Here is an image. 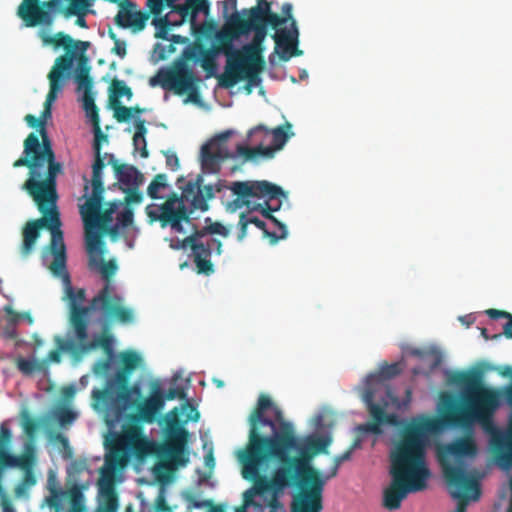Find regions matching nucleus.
Here are the masks:
<instances>
[{"label":"nucleus","instance_id":"nucleus-1","mask_svg":"<svg viewBox=\"0 0 512 512\" xmlns=\"http://www.w3.org/2000/svg\"><path fill=\"white\" fill-rule=\"evenodd\" d=\"M279 431L265 439L261 444L246 447L245 451L260 469L262 465L277 461L271 476L264 475V481L271 494L269 506L278 505V499L288 488H295L292 495L291 512H321L323 510V492L327 478L310 465L304 455L290 456L292 450L299 449L298 439L293 425L284 419L283 413L275 409Z\"/></svg>","mask_w":512,"mask_h":512},{"label":"nucleus","instance_id":"nucleus-2","mask_svg":"<svg viewBox=\"0 0 512 512\" xmlns=\"http://www.w3.org/2000/svg\"><path fill=\"white\" fill-rule=\"evenodd\" d=\"M451 382L463 389L464 403L459 404L452 395L442 394L440 410L443 421L452 427H466L475 422L491 434L489 446L495 461L502 468L512 467V430L502 432L494 425L493 417L500 406V394L482 382L479 372H457ZM505 397L512 406V384Z\"/></svg>","mask_w":512,"mask_h":512},{"label":"nucleus","instance_id":"nucleus-3","mask_svg":"<svg viewBox=\"0 0 512 512\" xmlns=\"http://www.w3.org/2000/svg\"><path fill=\"white\" fill-rule=\"evenodd\" d=\"M435 429L430 419L407 424L390 454L392 481L383 493V506L397 510L409 493L423 491L431 476L426 462L429 433Z\"/></svg>","mask_w":512,"mask_h":512},{"label":"nucleus","instance_id":"nucleus-4","mask_svg":"<svg viewBox=\"0 0 512 512\" xmlns=\"http://www.w3.org/2000/svg\"><path fill=\"white\" fill-rule=\"evenodd\" d=\"M244 35L247 34L238 22V14H235L215 34V44L210 48L198 46L201 67L206 71L207 77L216 73L217 56H226L225 70L218 76L219 86L223 88H232L241 80H247L250 85L260 82L259 74L265 66L263 56L257 50L248 49L247 44L240 50L234 48V42Z\"/></svg>","mask_w":512,"mask_h":512},{"label":"nucleus","instance_id":"nucleus-5","mask_svg":"<svg viewBox=\"0 0 512 512\" xmlns=\"http://www.w3.org/2000/svg\"><path fill=\"white\" fill-rule=\"evenodd\" d=\"M55 276L62 277L65 284L66 297L69 304V341H60L59 347L64 350L83 349V341L88 338V315L91 311H99L106 321L116 320L122 324L133 321L134 315L130 308L123 306V298L114 292L108 283L90 301L88 306H83L85 301V289L74 290L67 267Z\"/></svg>","mask_w":512,"mask_h":512},{"label":"nucleus","instance_id":"nucleus-6","mask_svg":"<svg viewBox=\"0 0 512 512\" xmlns=\"http://www.w3.org/2000/svg\"><path fill=\"white\" fill-rule=\"evenodd\" d=\"M292 10V4L284 3L279 15L272 11L271 2L267 0H257L256 6L243 9L242 14L246 19L238 14V22L246 34L254 32L251 42L247 44L248 49L257 50L262 55L263 42L267 36V28L270 26L275 30L272 35L275 41V53L282 61L286 62L294 56H301L303 51L298 49L299 30Z\"/></svg>","mask_w":512,"mask_h":512},{"label":"nucleus","instance_id":"nucleus-7","mask_svg":"<svg viewBox=\"0 0 512 512\" xmlns=\"http://www.w3.org/2000/svg\"><path fill=\"white\" fill-rule=\"evenodd\" d=\"M36 203L42 217L30 220L25 223L22 228V244L20 246V254L22 257H28L35 248L40 231L46 228L51 233L49 250L54 259L50 264L52 273H59L65 269L67 261L66 246L64 243L63 232L61 230L60 213L57 209V193H47L39 190H26Z\"/></svg>","mask_w":512,"mask_h":512},{"label":"nucleus","instance_id":"nucleus-8","mask_svg":"<svg viewBox=\"0 0 512 512\" xmlns=\"http://www.w3.org/2000/svg\"><path fill=\"white\" fill-rule=\"evenodd\" d=\"M42 142L36 134L30 133L24 141V156L13 163L14 168H29V178L24 183L25 190L57 193V175L62 173V164L55 160V153L45 127L39 130Z\"/></svg>","mask_w":512,"mask_h":512},{"label":"nucleus","instance_id":"nucleus-9","mask_svg":"<svg viewBox=\"0 0 512 512\" xmlns=\"http://www.w3.org/2000/svg\"><path fill=\"white\" fill-rule=\"evenodd\" d=\"M203 182V177L198 175L182 188L181 197L172 194L160 206H147L146 213L151 222L159 221L162 227L170 226L176 232H183L182 222H190L189 215L194 210L207 211L208 201L215 196L213 185Z\"/></svg>","mask_w":512,"mask_h":512},{"label":"nucleus","instance_id":"nucleus-10","mask_svg":"<svg viewBox=\"0 0 512 512\" xmlns=\"http://www.w3.org/2000/svg\"><path fill=\"white\" fill-rule=\"evenodd\" d=\"M164 405L163 390L158 382H153L149 396L136 404L137 412L128 416L129 423L123 426L121 435L115 441L113 453L115 457L121 456V465L125 462L123 456L127 451L139 459L154 452V443L143 435V429L137 422L153 423Z\"/></svg>","mask_w":512,"mask_h":512},{"label":"nucleus","instance_id":"nucleus-11","mask_svg":"<svg viewBox=\"0 0 512 512\" xmlns=\"http://www.w3.org/2000/svg\"><path fill=\"white\" fill-rule=\"evenodd\" d=\"M401 372L402 366L400 363H385L380 367L377 373L367 377L362 399L373 421L359 425L357 431L361 433L380 434L382 432V424L396 425L398 423V418L395 414L386 413L385 411L388 402L383 400L381 404H377L375 403V398L378 392L385 391L386 396L394 400L391 389L384 384V381L398 376Z\"/></svg>","mask_w":512,"mask_h":512},{"label":"nucleus","instance_id":"nucleus-12","mask_svg":"<svg viewBox=\"0 0 512 512\" xmlns=\"http://www.w3.org/2000/svg\"><path fill=\"white\" fill-rule=\"evenodd\" d=\"M213 235L227 238L230 229L220 222H213L210 217L205 219V226L194 231L183 240V246L189 247L192 252L198 274L211 275L214 272L211 257L220 256L223 252L222 242Z\"/></svg>","mask_w":512,"mask_h":512},{"label":"nucleus","instance_id":"nucleus-13","mask_svg":"<svg viewBox=\"0 0 512 512\" xmlns=\"http://www.w3.org/2000/svg\"><path fill=\"white\" fill-rule=\"evenodd\" d=\"M105 164L103 160H97L92 165V194L86 199V202L80 206V214L85 226V240L87 241V233H96L92 229H105L113 220V214L118 210L120 201H112L108 207L101 210L103 201V180L102 171Z\"/></svg>","mask_w":512,"mask_h":512},{"label":"nucleus","instance_id":"nucleus-14","mask_svg":"<svg viewBox=\"0 0 512 512\" xmlns=\"http://www.w3.org/2000/svg\"><path fill=\"white\" fill-rule=\"evenodd\" d=\"M291 128L292 125L289 122L273 129H268L262 124L257 125L248 132V139L255 146L248 147L239 144L236 150L245 160H254L258 157L273 158L275 153L281 150L293 136Z\"/></svg>","mask_w":512,"mask_h":512},{"label":"nucleus","instance_id":"nucleus-15","mask_svg":"<svg viewBox=\"0 0 512 512\" xmlns=\"http://www.w3.org/2000/svg\"><path fill=\"white\" fill-rule=\"evenodd\" d=\"M164 422L165 439L157 446L155 453L177 466H185L189 461L185 453L189 432L179 420L178 409L169 411L164 417Z\"/></svg>","mask_w":512,"mask_h":512},{"label":"nucleus","instance_id":"nucleus-16","mask_svg":"<svg viewBox=\"0 0 512 512\" xmlns=\"http://www.w3.org/2000/svg\"><path fill=\"white\" fill-rule=\"evenodd\" d=\"M279 407L274 406L271 399L267 395H260L257 405L249 416V441L246 447H252L261 444L265 439L271 438L261 433L264 426L270 427L272 435L278 433L279 422L276 420L275 409Z\"/></svg>","mask_w":512,"mask_h":512},{"label":"nucleus","instance_id":"nucleus-17","mask_svg":"<svg viewBox=\"0 0 512 512\" xmlns=\"http://www.w3.org/2000/svg\"><path fill=\"white\" fill-rule=\"evenodd\" d=\"M198 78L192 69L185 65L174 69L162 70L150 80L152 86L160 84L163 89L173 90L176 94H189V98L196 101L198 98Z\"/></svg>","mask_w":512,"mask_h":512},{"label":"nucleus","instance_id":"nucleus-18","mask_svg":"<svg viewBox=\"0 0 512 512\" xmlns=\"http://www.w3.org/2000/svg\"><path fill=\"white\" fill-rule=\"evenodd\" d=\"M130 372L119 370L115 374V381L121 391L115 399H111L110 392L107 389H94L92 397L98 403L106 404L108 412L116 419H121L126 411L127 406L130 404V397L132 393L139 394V388L129 387Z\"/></svg>","mask_w":512,"mask_h":512},{"label":"nucleus","instance_id":"nucleus-19","mask_svg":"<svg viewBox=\"0 0 512 512\" xmlns=\"http://www.w3.org/2000/svg\"><path fill=\"white\" fill-rule=\"evenodd\" d=\"M230 190L237 196V207L250 206V198L273 200L285 196L283 189L269 181H237L232 183Z\"/></svg>","mask_w":512,"mask_h":512},{"label":"nucleus","instance_id":"nucleus-20","mask_svg":"<svg viewBox=\"0 0 512 512\" xmlns=\"http://www.w3.org/2000/svg\"><path fill=\"white\" fill-rule=\"evenodd\" d=\"M171 9V13H176L181 17H189V22L195 26V18L200 12L208 15L210 12V3L208 0H147V6L150 13L159 18L164 5Z\"/></svg>","mask_w":512,"mask_h":512},{"label":"nucleus","instance_id":"nucleus-21","mask_svg":"<svg viewBox=\"0 0 512 512\" xmlns=\"http://www.w3.org/2000/svg\"><path fill=\"white\" fill-rule=\"evenodd\" d=\"M86 249L89 254V268L91 270H98L106 281L105 284L108 283L110 285V279L115 275L118 267L115 260H104V242L99 233H87Z\"/></svg>","mask_w":512,"mask_h":512},{"label":"nucleus","instance_id":"nucleus-22","mask_svg":"<svg viewBox=\"0 0 512 512\" xmlns=\"http://www.w3.org/2000/svg\"><path fill=\"white\" fill-rule=\"evenodd\" d=\"M239 460L242 463V476L244 479L252 481L253 486L243 493V506H260L254 501L256 495L270 493L268 486L264 481V475L260 469L255 466L245 450L239 453Z\"/></svg>","mask_w":512,"mask_h":512},{"label":"nucleus","instance_id":"nucleus-23","mask_svg":"<svg viewBox=\"0 0 512 512\" xmlns=\"http://www.w3.org/2000/svg\"><path fill=\"white\" fill-rule=\"evenodd\" d=\"M231 135L232 131H224L202 146L201 165L204 172L216 173L219 171L220 162L229 156L224 144Z\"/></svg>","mask_w":512,"mask_h":512},{"label":"nucleus","instance_id":"nucleus-24","mask_svg":"<svg viewBox=\"0 0 512 512\" xmlns=\"http://www.w3.org/2000/svg\"><path fill=\"white\" fill-rule=\"evenodd\" d=\"M119 11L114 18L115 24L121 28H130L133 32L142 31L149 19V14L136 10V4L131 0H119Z\"/></svg>","mask_w":512,"mask_h":512},{"label":"nucleus","instance_id":"nucleus-25","mask_svg":"<svg viewBox=\"0 0 512 512\" xmlns=\"http://www.w3.org/2000/svg\"><path fill=\"white\" fill-rule=\"evenodd\" d=\"M69 64L70 60L66 57L60 58L57 67L54 70H50L48 74L49 91L46 95L44 109L39 117V119L44 120V124L46 123V120L51 117V106L53 102H55L58 93L63 90L65 82L69 79L60 77L62 71L68 69Z\"/></svg>","mask_w":512,"mask_h":512},{"label":"nucleus","instance_id":"nucleus-26","mask_svg":"<svg viewBox=\"0 0 512 512\" xmlns=\"http://www.w3.org/2000/svg\"><path fill=\"white\" fill-rule=\"evenodd\" d=\"M83 108L86 112V116L90 119L92 126H93V132H94L93 151H94V156H95L94 161L103 160L101 157V141H107V135H105L101 130L99 111L95 104L94 97H93L91 91L84 92Z\"/></svg>","mask_w":512,"mask_h":512},{"label":"nucleus","instance_id":"nucleus-27","mask_svg":"<svg viewBox=\"0 0 512 512\" xmlns=\"http://www.w3.org/2000/svg\"><path fill=\"white\" fill-rule=\"evenodd\" d=\"M41 38L45 45H52L55 48L63 47L65 49V51H66L65 54L56 58L55 63L51 70H54L57 67L60 58L66 57L68 60H70V64H69V67L67 70L62 71V73L60 74V77L69 78L70 74H71L72 67H73V62H74V52L71 49L73 39L69 35L65 34L64 32H58L53 36L43 34L41 36Z\"/></svg>","mask_w":512,"mask_h":512},{"label":"nucleus","instance_id":"nucleus-28","mask_svg":"<svg viewBox=\"0 0 512 512\" xmlns=\"http://www.w3.org/2000/svg\"><path fill=\"white\" fill-rule=\"evenodd\" d=\"M114 169L121 189L140 186L144 181L143 174L132 165L114 164Z\"/></svg>","mask_w":512,"mask_h":512},{"label":"nucleus","instance_id":"nucleus-29","mask_svg":"<svg viewBox=\"0 0 512 512\" xmlns=\"http://www.w3.org/2000/svg\"><path fill=\"white\" fill-rule=\"evenodd\" d=\"M446 452L456 458L474 457L477 454V446L471 436L461 437L445 447Z\"/></svg>","mask_w":512,"mask_h":512},{"label":"nucleus","instance_id":"nucleus-30","mask_svg":"<svg viewBox=\"0 0 512 512\" xmlns=\"http://www.w3.org/2000/svg\"><path fill=\"white\" fill-rule=\"evenodd\" d=\"M21 458L24 460V464L16 465V467L23 470L24 475L21 479V482L15 488V493L17 495H22L25 490L36 484V477L33 473L32 466L34 462V456L32 453H24L21 455Z\"/></svg>","mask_w":512,"mask_h":512},{"label":"nucleus","instance_id":"nucleus-31","mask_svg":"<svg viewBox=\"0 0 512 512\" xmlns=\"http://www.w3.org/2000/svg\"><path fill=\"white\" fill-rule=\"evenodd\" d=\"M90 70L91 67L89 65L87 56L79 55L74 76L79 90H83L84 92H89L92 90L93 81L90 77Z\"/></svg>","mask_w":512,"mask_h":512},{"label":"nucleus","instance_id":"nucleus-32","mask_svg":"<svg viewBox=\"0 0 512 512\" xmlns=\"http://www.w3.org/2000/svg\"><path fill=\"white\" fill-rule=\"evenodd\" d=\"M104 324H103V333L99 335L97 338H95L93 341H88V338L83 341V352L90 351L92 349H95L97 347H101L105 352L111 354L112 353V342L113 338L108 333L109 332V322L106 321L104 318Z\"/></svg>","mask_w":512,"mask_h":512},{"label":"nucleus","instance_id":"nucleus-33","mask_svg":"<svg viewBox=\"0 0 512 512\" xmlns=\"http://www.w3.org/2000/svg\"><path fill=\"white\" fill-rule=\"evenodd\" d=\"M186 20L189 21V17H181L179 16L178 20H172L169 15H165L159 18L153 19V24L158 29L155 33L156 38H160L163 40H169L168 31L172 27H178L182 25Z\"/></svg>","mask_w":512,"mask_h":512},{"label":"nucleus","instance_id":"nucleus-34","mask_svg":"<svg viewBox=\"0 0 512 512\" xmlns=\"http://www.w3.org/2000/svg\"><path fill=\"white\" fill-rule=\"evenodd\" d=\"M147 129L145 127V120L141 118L135 119V134L133 136V146L135 151H140L142 158L148 157L147 143L145 135Z\"/></svg>","mask_w":512,"mask_h":512},{"label":"nucleus","instance_id":"nucleus-35","mask_svg":"<svg viewBox=\"0 0 512 512\" xmlns=\"http://www.w3.org/2000/svg\"><path fill=\"white\" fill-rule=\"evenodd\" d=\"M102 503L96 512H117L118 496L111 484L101 487Z\"/></svg>","mask_w":512,"mask_h":512},{"label":"nucleus","instance_id":"nucleus-36","mask_svg":"<svg viewBox=\"0 0 512 512\" xmlns=\"http://www.w3.org/2000/svg\"><path fill=\"white\" fill-rule=\"evenodd\" d=\"M133 96L132 90L123 80L113 79L110 85V104H119L121 97L130 100Z\"/></svg>","mask_w":512,"mask_h":512},{"label":"nucleus","instance_id":"nucleus-37","mask_svg":"<svg viewBox=\"0 0 512 512\" xmlns=\"http://www.w3.org/2000/svg\"><path fill=\"white\" fill-rule=\"evenodd\" d=\"M331 444L329 436L308 437L306 439V450L311 454L328 453L327 448Z\"/></svg>","mask_w":512,"mask_h":512},{"label":"nucleus","instance_id":"nucleus-38","mask_svg":"<svg viewBox=\"0 0 512 512\" xmlns=\"http://www.w3.org/2000/svg\"><path fill=\"white\" fill-rule=\"evenodd\" d=\"M24 459L20 456L11 454L4 443L0 442V470L5 468L16 467V465L24 464Z\"/></svg>","mask_w":512,"mask_h":512},{"label":"nucleus","instance_id":"nucleus-39","mask_svg":"<svg viewBox=\"0 0 512 512\" xmlns=\"http://www.w3.org/2000/svg\"><path fill=\"white\" fill-rule=\"evenodd\" d=\"M197 17L195 18V26L193 27L191 25V28L193 29L194 33L196 35H200L206 38H215V34L217 31V24L214 20H207L204 21L202 24L197 25L196 21Z\"/></svg>","mask_w":512,"mask_h":512},{"label":"nucleus","instance_id":"nucleus-40","mask_svg":"<svg viewBox=\"0 0 512 512\" xmlns=\"http://www.w3.org/2000/svg\"><path fill=\"white\" fill-rule=\"evenodd\" d=\"M67 339H63L62 337L60 336H56L55 337V344L57 346V349L55 350H51L49 353H48V356H47V359L50 361V362H55V363H58L60 362L61 360V352H69L73 355H80V354H83V349H76V350H64V349H60L59 347V343L60 341H69L71 339V336L69 335V332L67 333Z\"/></svg>","mask_w":512,"mask_h":512},{"label":"nucleus","instance_id":"nucleus-41","mask_svg":"<svg viewBox=\"0 0 512 512\" xmlns=\"http://www.w3.org/2000/svg\"><path fill=\"white\" fill-rule=\"evenodd\" d=\"M122 370L132 373L140 364L141 357L134 351H127L121 355Z\"/></svg>","mask_w":512,"mask_h":512},{"label":"nucleus","instance_id":"nucleus-42","mask_svg":"<svg viewBox=\"0 0 512 512\" xmlns=\"http://www.w3.org/2000/svg\"><path fill=\"white\" fill-rule=\"evenodd\" d=\"M359 445H360V441L357 440L353 443V445L350 447V449H348L347 451H345L344 453H342L340 455H337L334 458V465H333L330 473L328 475H324V478H327V480H329L330 478L335 477L338 473V469H339L340 465L344 461H347L351 458L352 451Z\"/></svg>","mask_w":512,"mask_h":512},{"label":"nucleus","instance_id":"nucleus-43","mask_svg":"<svg viewBox=\"0 0 512 512\" xmlns=\"http://www.w3.org/2000/svg\"><path fill=\"white\" fill-rule=\"evenodd\" d=\"M167 187V176L163 173L157 174L147 188V194L152 199L160 198L158 193L160 189Z\"/></svg>","mask_w":512,"mask_h":512},{"label":"nucleus","instance_id":"nucleus-44","mask_svg":"<svg viewBox=\"0 0 512 512\" xmlns=\"http://www.w3.org/2000/svg\"><path fill=\"white\" fill-rule=\"evenodd\" d=\"M249 224H254L257 228L263 231L264 237L268 238L270 244L275 245L278 242V237L276 232H271L266 228V223L257 217H249L247 218Z\"/></svg>","mask_w":512,"mask_h":512},{"label":"nucleus","instance_id":"nucleus-45","mask_svg":"<svg viewBox=\"0 0 512 512\" xmlns=\"http://www.w3.org/2000/svg\"><path fill=\"white\" fill-rule=\"evenodd\" d=\"M16 366L25 375H31L34 371L40 369V365L36 360H29L23 357L17 359Z\"/></svg>","mask_w":512,"mask_h":512},{"label":"nucleus","instance_id":"nucleus-46","mask_svg":"<svg viewBox=\"0 0 512 512\" xmlns=\"http://www.w3.org/2000/svg\"><path fill=\"white\" fill-rule=\"evenodd\" d=\"M140 186L131 187V188H122V190L126 193L124 203L125 206H129L131 204H139L143 200V194L139 191Z\"/></svg>","mask_w":512,"mask_h":512},{"label":"nucleus","instance_id":"nucleus-47","mask_svg":"<svg viewBox=\"0 0 512 512\" xmlns=\"http://www.w3.org/2000/svg\"><path fill=\"white\" fill-rule=\"evenodd\" d=\"M111 107L114 110V118L119 122H127L132 117L130 107H126L119 104H111Z\"/></svg>","mask_w":512,"mask_h":512},{"label":"nucleus","instance_id":"nucleus-48","mask_svg":"<svg viewBox=\"0 0 512 512\" xmlns=\"http://www.w3.org/2000/svg\"><path fill=\"white\" fill-rule=\"evenodd\" d=\"M108 35L114 42V47L112 48V52L114 54L118 55L119 57L124 58L127 54L126 42L123 40H120L117 37L116 33L112 29H109Z\"/></svg>","mask_w":512,"mask_h":512},{"label":"nucleus","instance_id":"nucleus-49","mask_svg":"<svg viewBox=\"0 0 512 512\" xmlns=\"http://www.w3.org/2000/svg\"><path fill=\"white\" fill-rule=\"evenodd\" d=\"M222 7L223 17L226 19V22L232 15L235 14H239L241 18L246 19V16L242 14V11H237V0H225L222 2Z\"/></svg>","mask_w":512,"mask_h":512},{"label":"nucleus","instance_id":"nucleus-50","mask_svg":"<svg viewBox=\"0 0 512 512\" xmlns=\"http://www.w3.org/2000/svg\"><path fill=\"white\" fill-rule=\"evenodd\" d=\"M134 218V213L131 207L124 206L123 210L117 215V223L121 225V227H128L132 225Z\"/></svg>","mask_w":512,"mask_h":512},{"label":"nucleus","instance_id":"nucleus-51","mask_svg":"<svg viewBox=\"0 0 512 512\" xmlns=\"http://www.w3.org/2000/svg\"><path fill=\"white\" fill-rule=\"evenodd\" d=\"M56 418L61 425L69 424L76 418V414L67 407H62L56 412Z\"/></svg>","mask_w":512,"mask_h":512},{"label":"nucleus","instance_id":"nucleus-52","mask_svg":"<svg viewBox=\"0 0 512 512\" xmlns=\"http://www.w3.org/2000/svg\"><path fill=\"white\" fill-rule=\"evenodd\" d=\"M189 502L194 508H202V507H210V512H224V510L219 506H214L211 500L198 501L195 498H189Z\"/></svg>","mask_w":512,"mask_h":512},{"label":"nucleus","instance_id":"nucleus-53","mask_svg":"<svg viewBox=\"0 0 512 512\" xmlns=\"http://www.w3.org/2000/svg\"><path fill=\"white\" fill-rule=\"evenodd\" d=\"M278 208L279 207L271 208L270 205L268 204V200H266L264 205L258 204L255 209L259 210L264 218L270 220L271 222H276V217L273 216L272 213L278 210Z\"/></svg>","mask_w":512,"mask_h":512},{"label":"nucleus","instance_id":"nucleus-54","mask_svg":"<svg viewBox=\"0 0 512 512\" xmlns=\"http://www.w3.org/2000/svg\"><path fill=\"white\" fill-rule=\"evenodd\" d=\"M69 499L74 508L80 505L82 501L84 502V496L78 486L75 485L69 490Z\"/></svg>","mask_w":512,"mask_h":512},{"label":"nucleus","instance_id":"nucleus-55","mask_svg":"<svg viewBox=\"0 0 512 512\" xmlns=\"http://www.w3.org/2000/svg\"><path fill=\"white\" fill-rule=\"evenodd\" d=\"M166 158V166L172 171H176L180 167L179 158L174 152L165 151L163 152Z\"/></svg>","mask_w":512,"mask_h":512},{"label":"nucleus","instance_id":"nucleus-56","mask_svg":"<svg viewBox=\"0 0 512 512\" xmlns=\"http://www.w3.org/2000/svg\"><path fill=\"white\" fill-rule=\"evenodd\" d=\"M110 368H111V360L108 358V359H104V360H100V361L96 362L93 367V372L96 375H105L110 370Z\"/></svg>","mask_w":512,"mask_h":512},{"label":"nucleus","instance_id":"nucleus-57","mask_svg":"<svg viewBox=\"0 0 512 512\" xmlns=\"http://www.w3.org/2000/svg\"><path fill=\"white\" fill-rule=\"evenodd\" d=\"M249 223L247 221V217L245 216L244 213H242L240 215V220H239V223H238V235H237V240L239 242L243 241L244 238L246 237L247 235V227H248Z\"/></svg>","mask_w":512,"mask_h":512},{"label":"nucleus","instance_id":"nucleus-58","mask_svg":"<svg viewBox=\"0 0 512 512\" xmlns=\"http://www.w3.org/2000/svg\"><path fill=\"white\" fill-rule=\"evenodd\" d=\"M486 314L491 318V319H499V318H505V319H508L507 322H511L512 320V315L507 312V311H503V310H497V309H488L486 311Z\"/></svg>","mask_w":512,"mask_h":512},{"label":"nucleus","instance_id":"nucleus-59","mask_svg":"<svg viewBox=\"0 0 512 512\" xmlns=\"http://www.w3.org/2000/svg\"><path fill=\"white\" fill-rule=\"evenodd\" d=\"M184 396L185 393L183 389L178 387L170 388L166 393L163 392V398H165V401L174 400L176 398L182 399L184 398Z\"/></svg>","mask_w":512,"mask_h":512},{"label":"nucleus","instance_id":"nucleus-60","mask_svg":"<svg viewBox=\"0 0 512 512\" xmlns=\"http://www.w3.org/2000/svg\"><path fill=\"white\" fill-rule=\"evenodd\" d=\"M89 46H90L89 42L80 41V40H78V41L73 40L72 48L71 49L74 52V56L76 55V53H79L80 55H85L84 53L89 48Z\"/></svg>","mask_w":512,"mask_h":512},{"label":"nucleus","instance_id":"nucleus-61","mask_svg":"<svg viewBox=\"0 0 512 512\" xmlns=\"http://www.w3.org/2000/svg\"><path fill=\"white\" fill-rule=\"evenodd\" d=\"M25 121L30 127L38 128V130L44 127V120L39 119L32 114H27L25 116Z\"/></svg>","mask_w":512,"mask_h":512},{"label":"nucleus","instance_id":"nucleus-62","mask_svg":"<svg viewBox=\"0 0 512 512\" xmlns=\"http://www.w3.org/2000/svg\"><path fill=\"white\" fill-rule=\"evenodd\" d=\"M11 436L12 434L10 429L4 423H2L0 426V442L4 443V446H7L11 440Z\"/></svg>","mask_w":512,"mask_h":512},{"label":"nucleus","instance_id":"nucleus-63","mask_svg":"<svg viewBox=\"0 0 512 512\" xmlns=\"http://www.w3.org/2000/svg\"><path fill=\"white\" fill-rule=\"evenodd\" d=\"M23 426H24L25 433L29 436H32L38 428V422L34 419H27L24 422Z\"/></svg>","mask_w":512,"mask_h":512},{"label":"nucleus","instance_id":"nucleus-64","mask_svg":"<svg viewBox=\"0 0 512 512\" xmlns=\"http://www.w3.org/2000/svg\"><path fill=\"white\" fill-rule=\"evenodd\" d=\"M120 224L110 225L108 224L105 229H100L103 233L108 234L112 238H116L119 235Z\"/></svg>","mask_w":512,"mask_h":512}]
</instances>
